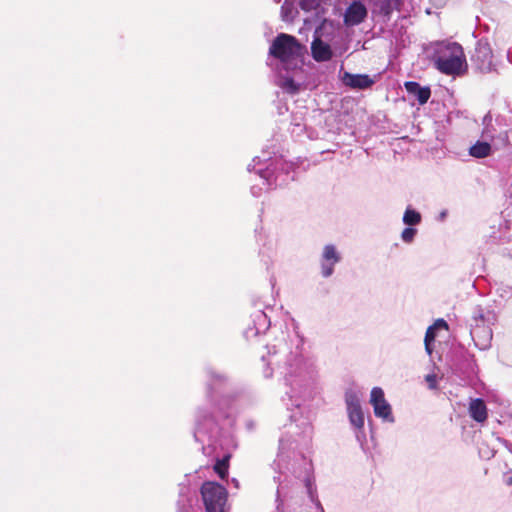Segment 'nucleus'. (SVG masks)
I'll return each mask as SVG.
<instances>
[{
	"mask_svg": "<svg viewBox=\"0 0 512 512\" xmlns=\"http://www.w3.org/2000/svg\"><path fill=\"white\" fill-rule=\"evenodd\" d=\"M303 337L294 325L293 332L275 338L273 343L266 344L259 352L262 374L269 379L274 374L280 375L287 387L285 392L287 409L290 406L300 408L302 403L313 396L316 381V370L313 363L302 354Z\"/></svg>",
	"mask_w": 512,
	"mask_h": 512,
	"instance_id": "obj_1",
	"label": "nucleus"
},
{
	"mask_svg": "<svg viewBox=\"0 0 512 512\" xmlns=\"http://www.w3.org/2000/svg\"><path fill=\"white\" fill-rule=\"evenodd\" d=\"M207 399L209 407H199L195 415L194 439L201 444V450L205 455H211L227 442L222 426L218 422L219 417L229 418V412L225 410L217 399L229 385V378L213 369L207 370Z\"/></svg>",
	"mask_w": 512,
	"mask_h": 512,
	"instance_id": "obj_2",
	"label": "nucleus"
},
{
	"mask_svg": "<svg viewBox=\"0 0 512 512\" xmlns=\"http://www.w3.org/2000/svg\"><path fill=\"white\" fill-rule=\"evenodd\" d=\"M432 61L435 68L445 75L458 76L467 68L463 48L456 42L438 44Z\"/></svg>",
	"mask_w": 512,
	"mask_h": 512,
	"instance_id": "obj_3",
	"label": "nucleus"
},
{
	"mask_svg": "<svg viewBox=\"0 0 512 512\" xmlns=\"http://www.w3.org/2000/svg\"><path fill=\"white\" fill-rule=\"evenodd\" d=\"M304 48L296 37L280 33L269 48V55L278 59L283 69L289 70L293 62L302 56Z\"/></svg>",
	"mask_w": 512,
	"mask_h": 512,
	"instance_id": "obj_4",
	"label": "nucleus"
},
{
	"mask_svg": "<svg viewBox=\"0 0 512 512\" xmlns=\"http://www.w3.org/2000/svg\"><path fill=\"white\" fill-rule=\"evenodd\" d=\"M344 399L348 420L354 431L355 438L361 448H364V444L366 443V434L364 431L365 415L359 394L356 391L349 389L345 392Z\"/></svg>",
	"mask_w": 512,
	"mask_h": 512,
	"instance_id": "obj_5",
	"label": "nucleus"
},
{
	"mask_svg": "<svg viewBox=\"0 0 512 512\" xmlns=\"http://www.w3.org/2000/svg\"><path fill=\"white\" fill-rule=\"evenodd\" d=\"M201 496L206 512H225L228 493L224 486L216 482H204Z\"/></svg>",
	"mask_w": 512,
	"mask_h": 512,
	"instance_id": "obj_6",
	"label": "nucleus"
},
{
	"mask_svg": "<svg viewBox=\"0 0 512 512\" xmlns=\"http://www.w3.org/2000/svg\"><path fill=\"white\" fill-rule=\"evenodd\" d=\"M253 164H249L247 170H254L262 179L263 183L268 187L272 186L276 181L277 166L282 162L280 159L272 160L270 153L263 151L262 156H256L252 160Z\"/></svg>",
	"mask_w": 512,
	"mask_h": 512,
	"instance_id": "obj_7",
	"label": "nucleus"
},
{
	"mask_svg": "<svg viewBox=\"0 0 512 512\" xmlns=\"http://www.w3.org/2000/svg\"><path fill=\"white\" fill-rule=\"evenodd\" d=\"M369 403L373 407L376 418L382 422L393 424L395 417L392 412L391 404L386 400L384 391L381 387H374L370 392Z\"/></svg>",
	"mask_w": 512,
	"mask_h": 512,
	"instance_id": "obj_8",
	"label": "nucleus"
},
{
	"mask_svg": "<svg viewBox=\"0 0 512 512\" xmlns=\"http://www.w3.org/2000/svg\"><path fill=\"white\" fill-rule=\"evenodd\" d=\"M493 53L487 40L477 41L474 52L471 55V62L481 72H489L492 69Z\"/></svg>",
	"mask_w": 512,
	"mask_h": 512,
	"instance_id": "obj_9",
	"label": "nucleus"
},
{
	"mask_svg": "<svg viewBox=\"0 0 512 512\" xmlns=\"http://www.w3.org/2000/svg\"><path fill=\"white\" fill-rule=\"evenodd\" d=\"M341 260V253L337 250L335 245H325L319 258L321 276L323 278L331 277L334 274L335 266L340 263Z\"/></svg>",
	"mask_w": 512,
	"mask_h": 512,
	"instance_id": "obj_10",
	"label": "nucleus"
},
{
	"mask_svg": "<svg viewBox=\"0 0 512 512\" xmlns=\"http://www.w3.org/2000/svg\"><path fill=\"white\" fill-rule=\"evenodd\" d=\"M320 27L314 32L313 41L311 43V55L317 62H326L333 57L331 46L321 39Z\"/></svg>",
	"mask_w": 512,
	"mask_h": 512,
	"instance_id": "obj_11",
	"label": "nucleus"
},
{
	"mask_svg": "<svg viewBox=\"0 0 512 512\" xmlns=\"http://www.w3.org/2000/svg\"><path fill=\"white\" fill-rule=\"evenodd\" d=\"M341 82L354 90H365L374 85L375 80L367 74H352L344 71L340 76Z\"/></svg>",
	"mask_w": 512,
	"mask_h": 512,
	"instance_id": "obj_12",
	"label": "nucleus"
},
{
	"mask_svg": "<svg viewBox=\"0 0 512 512\" xmlns=\"http://www.w3.org/2000/svg\"><path fill=\"white\" fill-rule=\"evenodd\" d=\"M367 16V9L360 1H353L344 13L346 26H356L364 21Z\"/></svg>",
	"mask_w": 512,
	"mask_h": 512,
	"instance_id": "obj_13",
	"label": "nucleus"
},
{
	"mask_svg": "<svg viewBox=\"0 0 512 512\" xmlns=\"http://www.w3.org/2000/svg\"><path fill=\"white\" fill-rule=\"evenodd\" d=\"M270 327V320L268 316L261 310L257 311L253 316V327L249 326L244 331V336L247 340L265 333Z\"/></svg>",
	"mask_w": 512,
	"mask_h": 512,
	"instance_id": "obj_14",
	"label": "nucleus"
},
{
	"mask_svg": "<svg viewBox=\"0 0 512 512\" xmlns=\"http://www.w3.org/2000/svg\"><path fill=\"white\" fill-rule=\"evenodd\" d=\"M472 340L475 345L481 349L485 350L490 347V343L492 340V330L487 326H477L473 327L470 331Z\"/></svg>",
	"mask_w": 512,
	"mask_h": 512,
	"instance_id": "obj_15",
	"label": "nucleus"
},
{
	"mask_svg": "<svg viewBox=\"0 0 512 512\" xmlns=\"http://www.w3.org/2000/svg\"><path fill=\"white\" fill-rule=\"evenodd\" d=\"M197 502L195 493H191L189 488L183 486L179 491V499L177 501L178 512H194V504Z\"/></svg>",
	"mask_w": 512,
	"mask_h": 512,
	"instance_id": "obj_16",
	"label": "nucleus"
},
{
	"mask_svg": "<svg viewBox=\"0 0 512 512\" xmlns=\"http://www.w3.org/2000/svg\"><path fill=\"white\" fill-rule=\"evenodd\" d=\"M405 89L409 94L416 97L420 105L426 104L431 96V90L429 87H422L415 81L405 82Z\"/></svg>",
	"mask_w": 512,
	"mask_h": 512,
	"instance_id": "obj_17",
	"label": "nucleus"
},
{
	"mask_svg": "<svg viewBox=\"0 0 512 512\" xmlns=\"http://www.w3.org/2000/svg\"><path fill=\"white\" fill-rule=\"evenodd\" d=\"M469 415L478 422L483 423L486 421L488 413L485 401L481 398L472 399L469 403Z\"/></svg>",
	"mask_w": 512,
	"mask_h": 512,
	"instance_id": "obj_18",
	"label": "nucleus"
},
{
	"mask_svg": "<svg viewBox=\"0 0 512 512\" xmlns=\"http://www.w3.org/2000/svg\"><path fill=\"white\" fill-rule=\"evenodd\" d=\"M492 153L491 144L486 141H477L469 148V155L473 158L482 159Z\"/></svg>",
	"mask_w": 512,
	"mask_h": 512,
	"instance_id": "obj_19",
	"label": "nucleus"
},
{
	"mask_svg": "<svg viewBox=\"0 0 512 512\" xmlns=\"http://www.w3.org/2000/svg\"><path fill=\"white\" fill-rule=\"evenodd\" d=\"M402 221L406 226L415 227L422 222V215L419 211L409 205L404 211Z\"/></svg>",
	"mask_w": 512,
	"mask_h": 512,
	"instance_id": "obj_20",
	"label": "nucleus"
},
{
	"mask_svg": "<svg viewBox=\"0 0 512 512\" xmlns=\"http://www.w3.org/2000/svg\"><path fill=\"white\" fill-rule=\"evenodd\" d=\"M298 14L293 2L284 1L281 6V19L284 22H292Z\"/></svg>",
	"mask_w": 512,
	"mask_h": 512,
	"instance_id": "obj_21",
	"label": "nucleus"
},
{
	"mask_svg": "<svg viewBox=\"0 0 512 512\" xmlns=\"http://www.w3.org/2000/svg\"><path fill=\"white\" fill-rule=\"evenodd\" d=\"M278 85L290 94H296L299 91V85L292 77H283L278 81Z\"/></svg>",
	"mask_w": 512,
	"mask_h": 512,
	"instance_id": "obj_22",
	"label": "nucleus"
},
{
	"mask_svg": "<svg viewBox=\"0 0 512 512\" xmlns=\"http://www.w3.org/2000/svg\"><path fill=\"white\" fill-rule=\"evenodd\" d=\"M229 458V455H225L222 459L217 460L214 465V471L218 474V476L221 479H224L225 477L228 476Z\"/></svg>",
	"mask_w": 512,
	"mask_h": 512,
	"instance_id": "obj_23",
	"label": "nucleus"
},
{
	"mask_svg": "<svg viewBox=\"0 0 512 512\" xmlns=\"http://www.w3.org/2000/svg\"><path fill=\"white\" fill-rule=\"evenodd\" d=\"M435 338H436L435 325L429 326L425 333V338H424L425 350L429 355L432 353L431 344L434 342Z\"/></svg>",
	"mask_w": 512,
	"mask_h": 512,
	"instance_id": "obj_24",
	"label": "nucleus"
},
{
	"mask_svg": "<svg viewBox=\"0 0 512 512\" xmlns=\"http://www.w3.org/2000/svg\"><path fill=\"white\" fill-rule=\"evenodd\" d=\"M401 4V0H385L381 4V11L384 15L389 16L394 9H398Z\"/></svg>",
	"mask_w": 512,
	"mask_h": 512,
	"instance_id": "obj_25",
	"label": "nucleus"
},
{
	"mask_svg": "<svg viewBox=\"0 0 512 512\" xmlns=\"http://www.w3.org/2000/svg\"><path fill=\"white\" fill-rule=\"evenodd\" d=\"M321 0H299L300 8L305 12L318 10Z\"/></svg>",
	"mask_w": 512,
	"mask_h": 512,
	"instance_id": "obj_26",
	"label": "nucleus"
},
{
	"mask_svg": "<svg viewBox=\"0 0 512 512\" xmlns=\"http://www.w3.org/2000/svg\"><path fill=\"white\" fill-rule=\"evenodd\" d=\"M417 234V229L412 226H407L401 232V239L404 243L410 244L414 241Z\"/></svg>",
	"mask_w": 512,
	"mask_h": 512,
	"instance_id": "obj_27",
	"label": "nucleus"
},
{
	"mask_svg": "<svg viewBox=\"0 0 512 512\" xmlns=\"http://www.w3.org/2000/svg\"><path fill=\"white\" fill-rule=\"evenodd\" d=\"M484 320V315H483V311L481 308H477L475 311H474V316H473V321L475 322V326H473V324L471 325L472 328L473 327H477V326H480L479 325V322H483Z\"/></svg>",
	"mask_w": 512,
	"mask_h": 512,
	"instance_id": "obj_28",
	"label": "nucleus"
},
{
	"mask_svg": "<svg viewBox=\"0 0 512 512\" xmlns=\"http://www.w3.org/2000/svg\"><path fill=\"white\" fill-rule=\"evenodd\" d=\"M433 325H435V330L439 327L447 328L448 325L444 319H438Z\"/></svg>",
	"mask_w": 512,
	"mask_h": 512,
	"instance_id": "obj_29",
	"label": "nucleus"
},
{
	"mask_svg": "<svg viewBox=\"0 0 512 512\" xmlns=\"http://www.w3.org/2000/svg\"><path fill=\"white\" fill-rule=\"evenodd\" d=\"M479 453H480L481 457L486 458V459H489L494 456V452H489V451L484 452L482 449L479 450Z\"/></svg>",
	"mask_w": 512,
	"mask_h": 512,
	"instance_id": "obj_30",
	"label": "nucleus"
},
{
	"mask_svg": "<svg viewBox=\"0 0 512 512\" xmlns=\"http://www.w3.org/2000/svg\"><path fill=\"white\" fill-rule=\"evenodd\" d=\"M447 217V211L446 210H443L440 212L439 216H438V220L439 221H444Z\"/></svg>",
	"mask_w": 512,
	"mask_h": 512,
	"instance_id": "obj_31",
	"label": "nucleus"
},
{
	"mask_svg": "<svg viewBox=\"0 0 512 512\" xmlns=\"http://www.w3.org/2000/svg\"><path fill=\"white\" fill-rule=\"evenodd\" d=\"M498 440H499V441H500V442H501V443H502V444H503L507 449H509V446H510V447L512 446V444H511L509 441L505 440V439L498 438Z\"/></svg>",
	"mask_w": 512,
	"mask_h": 512,
	"instance_id": "obj_32",
	"label": "nucleus"
},
{
	"mask_svg": "<svg viewBox=\"0 0 512 512\" xmlns=\"http://www.w3.org/2000/svg\"><path fill=\"white\" fill-rule=\"evenodd\" d=\"M505 482H506L507 485H512V471L505 478Z\"/></svg>",
	"mask_w": 512,
	"mask_h": 512,
	"instance_id": "obj_33",
	"label": "nucleus"
},
{
	"mask_svg": "<svg viewBox=\"0 0 512 512\" xmlns=\"http://www.w3.org/2000/svg\"><path fill=\"white\" fill-rule=\"evenodd\" d=\"M246 426H247L248 430H253L254 422L253 421H247Z\"/></svg>",
	"mask_w": 512,
	"mask_h": 512,
	"instance_id": "obj_34",
	"label": "nucleus"
},
{
	"mask_svg": "<svg viewBox=\"0 0 512 512\" xmlns=\"http://www.w3.org/2000/svg\"><path fill=\"white\" fill-rule=\"evenodd\" d=\"M251 191L254 195H257L258 191H261V188H258V190H256V187H252Z\"/></svg>",
	"mask_w": 512,
	"mask_h": 512,
	"instance_id": "obj_35",
	"label": "nucleus"
},
{
	"mask_svg": "<svg viewBox=\"0 0 512 512\" xmlns=\"http://www.w3.org/2000/svg\"><path fill=\"white\" fill-rule=\"evenodd\" d=\"M251 191L254 195H257L258 191H261V188H258V190H256V187H252Z\"/></svg>",
	"mask_w": 512,
	"mask_h": 512,
	"instance_id": "obj_36",
	"label": "nucleus"
},
{
	"mask_svg": "<svg viewBox=\"0 0 512 512\" xmlns=\"http://www.w3.org/2000/svg\"><path fill=\"white\" fill-rule=\"evenodd\" d=\"M426 380H427L428 382H432V381H434V376H433V375H428V376H427V378H426Z\"/></svg>",
	"mask_w": 512,
	"mask_h": 512,
	"instance_id": "obj_37",
	"label": "nucleus"
},
{
	"mask_svg": "<svg viewBox=\"0 0 512 512\" xmlns=\"http://www.w3.org/2000/svg\"><path fill=\"white\" fill-rule=\"evenodd\" d=\"M316 505L320 508L321 512H324V509L323 507L321 506V503L319 502V500L316 499Z\"/></svg>",
	"mask_w": 512,
	"mask_h": 512,
	"instance_id": "obj_38",
	"label": "nucleus"
},
{
	"mask_svg": "<svg viewBox=\"0 0 512 512\" xmlns=\"http://www.w3.org/2000/svg\"><path fill=\"white\" fill-rule=\"evenodd\" d=\"M232 481H233V483H234L235 487H238V486H239V482H238L236 479H233Z\"/></svg>",
	"mask_w": 512,
	"mask_h": 512,
	"instance_id": "obj_39",
	"label": "nucleus"
},
{
	"mask_svg": "<svg viewBox=\"0 0 512 512\" xmlns=\"http://www.w3.org/2000/svg\"><path fill=\"white\" fill-rule=\"evenodd\" d=\"M274 279H271L272 286H275Z\"/></svg>",
	"mask_w": 512,
	"mask_h": 512,
	"instance_id": "obj_40",
	"label": "nucleus"
},
{
	"mask_svg": "<svg viewBox=\"0 0 512 512\" xmlns=\"http://www.w3.org/2000/svg\"><path fill=\"white\" fill-rule=\"evenodd\" d=\"M274 2H275V3H280V2H281V0H274Z\"/></svg>",
	"mask_w": 512,
	"mask_h": 512,
	"instance_id": "obj_41",
	"label": "nucleus"
},
{
	"mask_svg": "<svg viewBox=\"0 0 512 512\" xmlns=\"http://www.w3.org/2000/svg\"><path fill=\"white\" fill-rule=\"evenodd\" d=\"M508 450L512 453V446H511V447L509 446V449H508Z\"/></svg>",
	"mask_w": 512,
	"mask_h": 512,
	"instance_id": "obj_42",
	"label": "nucleus"
}]
</instances>
